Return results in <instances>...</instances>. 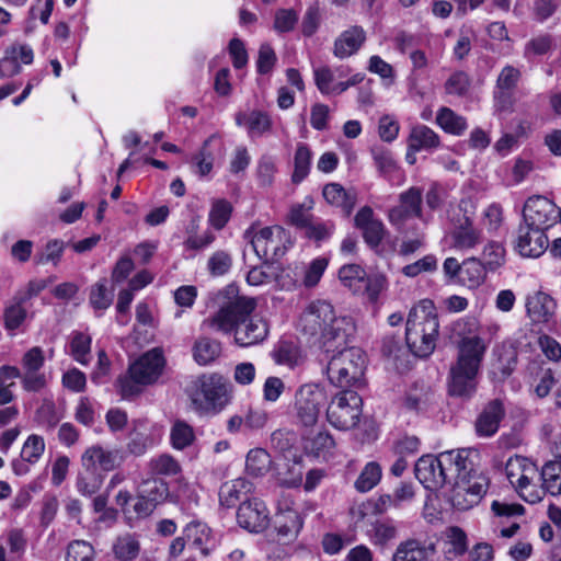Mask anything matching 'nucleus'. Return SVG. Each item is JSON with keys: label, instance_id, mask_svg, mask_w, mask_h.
<instances>
[{"label": "nucleus", "instance_id": "a19ab883", "mask_svg": "<svg viewBox=\"0 0 561 561\" xmlns=\"http://www.w3.org/2000/svg\"><path fill=\"white\" fill-rule=\"evenodd\" d=\"M138 493L157 505L168 495V485L161 479L150 478L140 483Z\"/></svg>", "mask_w": 561, "mask_h": 561}, {"label": "nucleus", "instance_id": "6ab92c4d", "mask_svg": "<svg viewBox=\"0 0 561 561\" xmlns=\"http://www.w3.org/2000/svg\"><path fill=\"white\" fill-rule=\"evenodd\" d=\"M504 416L505 408L503 402L500 399L491 400L484 405L474 422L476 434L483 438L494 436Z\"/></svg>", "mask_w": 561, "mask_h": 561}, {"label": "nucleus", "instance_id": "e433bc0d", "mask_svg": "<svg viewBox=\"0 0 561 561\" xmlns=\"http://www.w3.org/2000/svg\"><path fill=\"white\" fill-rule=\"evenodd\" d=\"M66 243L60 239L49 240L45 247L37 251L34 256V262L37 265H45L51 263L54 266H58L61 261Z\"/></svg>", "mask_w": 561, "mask_h": 561}, {"label": "nucleus", "instance_id": "f8f14e48", "mask_svg": "<svg viewBox=\"0 0 561 561\" xmlns=\"http://www.w3.org/2000/svg\"><path fill=\"white\" fill-rule=\"evenodd\" d=\"M245 236L250 238L251 247L260 259H274L284 253L279 244L284 236V229L279 226L264 227L256 230L251 227Z\"/></svg>", "mask_w": 561, "mask_h": 561}, {"label": "nucleus", "instance_id": "6e6d98bb", "mask_svg": "<svg viewBox=\"0 0 561 561\" xmlns=\"http://www.w3.org/2000/svg\"><path fill=\"white\" fill-rule=\"evenodd\" d=\"M446 543L449 546L446 553L458 557L467 551V536L459 527H450L446 530Z\"/></svg>", "mask_w": 561, "mask_h": 561}, {"label": "nucleus", "instance_id": "7ed1b4c3", "mask_svg": "<svg viewBox=\"0 0 561 561\" xmlns=\"http://www.w3.org/2000/svg\"><path fill=\"white\" fill-rule=\"evenodd\" d=\"M300 329L311 344L331 352L348 343L356 325L353 318L337 314L331 302L316 300L302 312Z\"/></svg>", "mask_w": 561, "mask_h": 561}, {"label": "nucleus", "instance_id": "9d476101", "mask_svg": "<svg viewBox=\"0 0 561 561\" xmlns=\"http://www.w3.org/2000/svg\"><path fill=\"white\" fill-rule=\"evenodd\" d=\"M362 398L355 391L343 390L336 393L327 408L328 422L341 431L355 427L362 415Z\"/></svg>", "mask_w": 561, "mask_h": 561}, {"label": "nucleus", "instance_id": "bb28decb", "mask_svg": "<svg viewBox=\"0 0 561 561\" xmlns=\"http://www.w3.org/2000/svg\"><path fill=\"white\" fill-rule=\"evenodd\" d=\"M253 484L244 478H238L225 482L219 489L220 505L233 507L242 496L251 493Z\"/></svg>", "mask_w": 561, "mask_h": 561}, {"label": "nucleus", "instance_id": "052dcab7", "mask_svg": "<svg viewBox=\"0 0 561 561\" xmlns=\"http://www.w3.org/2000/svg\"><path fill=\"white\" fill-rule=\"evenodd\" d=\"M454 330H455L456 334L461 336V340L458 343V345L467 339H477L481 343H484L483 340L477 335V332L479 330V322L476 318H465V319L458 320L455 323Z\"/></svg>", "mask_w": 561, "mask_h": 561}, {"label": "nucleus", "instance_id": "864d4df0", "mask_svg": "<svg viewBox=\"0 0 561 561\" xmlns=\"http://www.w3.org/2000/svg\"><path fill=\"white\" fill-rule=\"evenodd\" d=\"M504 249L496 242H491L483 249L479 259L488 272H493L504 262Z\"/></svg>", "mask_w": 561, "mask_h": 561}, {"label": "nucleus", "instance_id": "49530a36", "mask_svg": "<svg viewBox=\"0 0 561 561\" xmlns=\"http://www.w3.org/2000/svg\"><path fill=\"white\" fill-rule=\"evenodd\" d=\"M139 549L138 540L130 534L118 537L113 546L116 558L121 560L135 559L139 553Z\"/></svg>", "mask_w": 561, "mask_h": 561}, {"label": "nucleus", "instance_id": "f03ea898", "mask_svg": "<svg viewBox=\"0 0 561 561\" xmlns=\"http://www.w3.org/2000/svg\"><path fill=\"white\" fill-rule=\"evenodd\" d=\"M255 307L253 298L237 297L204 319L201 330L233 333L234 342L241 347L259 344L267 336L268 327L262 318L251 316Z\"/></svg>", "mask_w": 561, "mask_h": 561}, {"label": "nucleus", "instance_id": "bf43d9fd", "mask_svg": "<svg viewBox=\"0 0 561 561\" xmlns=\"http://www.w3.org/2000/svg\"><path fill=\"white\" fill-rule=\"evenodd\" d=\"M94 554L93 547L84 540H75L69 543L67 549V561H92Z\"/></svg>", "mask_w": 561, "mask_h": 561}, {"label": "nucleus", "instance_id": "37998d69", "mask_svg": "<svg viewBox=\"0 0 561 561\" xmlns=\"http://www.w3.org/2000/svg\"><path fill=\"white\" fill-rule=\"evenodd\" d=\"M232 205L227 199H216L211 204L208 215L209 224L217 230H221L230 219Z\"/></svg>", "mask_w": 561, "mask_h": 561}, {"label": "nucleus", "instance_id": "c03bdc74", "mask_svg": "<svg viewBox=\"0 0 561 561\" xmlns=\"http://www.w3.org/2000/svg\"><path fill=\"white\" fill-rule=\"evenodd\" d=\"M149 469L153 474L159 476H175L181 472L179 461L168 454H162L151 458L149 461Z\"/></svg>", "mask_w": 561, "mask_h": 561}, {"label": "nucleus", "instance_id": "9b49d317", "mask_svg": "<svg viewBox=\"0 0 561 561\" xmlns=\"http://www.w3.org/2000/svg\"><path fill=\"white\" fill-rule=\"evenodd\" d=\"M325 401V392L318 385L306 383L300 386L295 393V422L302 427L316 425Z\"/></svg>", "mask_w": 561, "mask_h": 561}, {"label": "nucleus", "instance_id": "774afa93", "mask_svg": "<svg viewBox=\"0 0 561 561\" xmlns=\"http://www.w3.org/2000/svg\"><path fill=\"white\" fill-rule=\"evenodd\" d=\"M538 345L545 356L552 362L561 359V344L549 335H540L538 337Z\"/></svg>", "mask_w": 561, "mask_h": 561}, {"label": "nucleus", "instance_id": "13d9d810", "mask_svg": "<svg viewBox=\"0 0 561 561\" xmlns=\"http://www.w3.org/2000/svg\"><path fill=\"white\" fill-rule=\"evenodd\" d=\"M232 265L231 255L222 250L216 251L208 259L207 267L213 276H221L229 272Z\"/></svg>", "mask_w": 561, "mask_h": 561}, {"label": "nucleus", "instance_id": "c756f323", "mask_svg": "<svg viewBox=\"0 0 561 561\" xmlns=\"http://www.w3.org/2000/svg\"><path fill=\"white\" fill-rule=\"evenodd\" d=\"M370 542L375 546L385 547L398 536L397 525L392 519H378L367 530Z\"/></svg>", "mask_w": 561, "mask_h": 561}, {"label": "nucleus", "instance_id": "7c9ffc66", "mask_svg": "<svg viewBox=\"0 0 561 561\" xmlns=\"http://www.w3.org/2000/svg\"><path fill=\"white\" fill-rule=\"evenodd\" d=\"M408 141L411 151L430 150L438 147L439 137L430 127L417 125L412 128Z\"/></svg>", "mask_w": 561, "mask_h": 561}, {"label": "nucleus", "instance_id": "39448f33", "mask_svg": "<svg viewBox=\"0 0 561 561\" xmlns=\"http://www.w3.org/2000/svg\"><path fill=\"white\" fill-rule=\"evenodd\" d=\"M439 323L433 301L421 300L409 312L405 342L411 353L417 357H428L436 347Z\"/></svg>", "mask_w": 561, "mask_h": 561}, {"label": "nucleus", "instance_id": "f257e3e1", "mask_svg": "<svg viewBox=\"0 0 561 561\" xmlns=\"http://www.w3.org/2000/svg\"><path fill=\"white\" fill-rule=\"evenodd\" d=\"M446 484L453 486V504L467 510L478 504L489 488V478L480 468V453L473 448L440 453Z\"/></svg>", "mask_w": 561, "mask_h": 561}, {"label": "nucleus", "instance_id": "09e8293b", "mask_svg": "<svg viewBox=\"0 0 561 561\" xmlns=\"http://www.w3.org/2000/svg\"><path fill=\"white\" fill-rule=\"evenodd\" d=\"M198 228V224L196 220H192L191 226L187 229V238L184 241V247L187 250H203L209 247L215 241V234L207 230L203 234L198 236L196 230Z\"/></svg>", "mask_w": 561, "mask_h": 561}, {"label": "nucleus", "instance_id": "a18cd8bd", "mask_svg": "<svg viewBox=\"0 0 561 561\" xmlns=\"http://www.w3.org/2000/svg\"><path fill=\"white\" fill-rule=\"evenodd\" d=\"M91 337L84 333H73L70 341V354L80 364L87 365L90 360Z\"/></svg>", "mask_w": 561, "mask_h": 561}, {"label": "nucleus", "instance_id": "5fc2aeb1", "mask_svg": "<svg viewBox=\"0 0 561 561\" xmlns=\"http://www.w3.org/2000/svg\"><path fill=\"white\" fill-rule=\"evenodd\" d=\"M25 302L21 301L16 296L13 302L4 310V324L8 330L18 329L26 318V309L23 307Z\"/></svg>", "mask_w": 561, "mask_h": 561}, {"label": "nucleus", "instance_id": "680f3d73", "mask_svg": "<svg viewBox=\"0 0 561 561\" xmlns=\"http://www.w3.org/2000/svg\"><path fill=\"white\" fill-rule=\"evenodd\" d=\"M470 85L469 77L463 71L454 72L445 83V90L448 94L463 95Z\"/></svg>", "mask_w": 561, "mask_h": 561}, {"label": "nucleus", "instance_id": "69168bd1", "mask_svg": "<svg viewBox=\"0 0 561 561\" xmlns=\"http://www.w3.org/2000/svg\"><path fill=\"white\" fill-rule=\"evenodd\" d=\"M327 266H328L327 259L318 257V259L313 260L306 271V274L304 277V285L306 287L316 286L319 283L321 276L323 275Z\"/></svg>", "mask_w": 561, "mask_h": 561}, {"label": "nucleus", "instance_id": "3c124183", "mask_svg": "<svg viewBox=\"0 0 561 561\" xmlns=\"http://www.w3.org/2000/svg\"><path fill=\"white\" fill-rule=\"evenodd\" d=\"M339 278L350 289L357 290L365 282L366 272L357 264H347L340 268Z\"/></svg>", "mask_w": 561, "mask_h": 561}, {"label": "nucleus", "instance_id": "79ce46f5", "mask_svg": "<svg viewBox=\"0 0 561 561\" xmlns=\"http://www.w3.org/2000/svg\"><path fill=\"white\" fill-rule=\"evenodd\" d=\"M114 298V289H108L106 286V279L98 282L91 287L89 301L95 310L107 309Z\"/></svg>", "mask_w": 561, "mask_h": 561}, {"label": "nucleus", "instance_id": "6e6552de", "mask_svg": "<svg viewBox=\"0 0 561 561\" xmlns=\"http://www.w3.org/2000/svg\"><path fill=\"white\" fill-rule=\"evenodd\" d=\"M231 399V383L219 374H205L194 382L191 392L192 403L196 409L218 413Z\"/></svg>", "mask_w": 561, "mask_h": 561}, {"label": "nucleus", "instance_id": "e2e57ef3", "mask_svg": "<svg viewBox=\"0 0 561 561\" xmlns=\"http://www.w3.org/2000/svg\"><path fill=\"white\" fill-rule=\"evenodd\" d=\"M298 21L296 12L291 9H279L275 13L274 28L278 33L291 31Z\"/></svg>", "mask_w": 561, "mask_h": 561}, {"label": "nucleus", "instance_id": "f3484780", "mask_svg": "<svg viewBox=\"0 0 561 561\" xmlns=\"http://www.w3.org/2000/svg\"><path fill=\"white\" fill-rule=\"evenodd\" d=\"M238 524L251 531H263L270 523L268 511L263 501L253 497L243 501L237 512Z\"/></svg>", "mask_w": 561, "mask_h": 561}, {"label": "nucleus", "instance_id": "0eeeda50", "mask_svg": "<svg viewBox=\"0 0 561 561\" xmlns=\"http://www.w3.org/2000/svg\"><path fill=\"white\" fill-rule=\"evenodd\" d=\"M164 366V358L159 348L142 354L130 364L128 375L118 379L119 391L124 398L139 393L140 386H148L158 380Z\"/></svg>", "mask_w": 561, "mask_h": 561}, {"label": "nucleus", "instance_id": "1a4fd4ad", "mask_svg": "<svg viewBox=\"0 0 561 561\" xmlns=\"http://www.w3.org/2000/svg\"><path fill=\"white\" fill-rule=\"evenodd\" d=\"M474 206L469 199H461L451 215V228L447 234L450 248L467 251L482 242V231L474 227Z\"/></svg>", "mask_w": 561, "mask_h": 561}, {"label": "nucleus", "instance_id": "423d86ee", "mask_svg": "<svg viewBox=\"0 0 561 561\" xmlns=\"http://www.w3.org/2000/svg\"><path fill=\"white\" fill-rule=\"evenodd\" d=\"M366 358L357 347L343 348L328 362L325 373L331 385L343 390L358 387L364 377Z\"/></svg>", "mask_w": 561, "mask_h": 561}, {"label": "nucleus", "instance_id": "c85d7f7f", "mask_svg": "<svg viewBox=\"0 0 561 561\" xmlns=\"http://www.w3.org/2000/svg\"><path fill=\"white\" fill-rule=\"evenodd\" d=\"M526 309L533 321L545 322L552 314L553 300L547 294L538 291L527 298Z\"/></svg>", "mask_w": 561, "mask_h": 561}, {"label": "nucleus", "instance_id": "ddd939ff", "mask_svg": "<svg viewBox=\"0 0 561 561\" xmlns=\"http://www.w3.org/2000/svg\"><path fill=\"white\" fill-rule=\"evenodd\" d=\"M559 216L556 205L543 196H533L527 199L523 209V224L543 232L549 229Z\"/></svg>", "mask_w": 561, "mask_h": 561}, {"label": "nucleus", "instance_id": "4be33fe9", "mask_svg": "<svg viewBox=\"0 0 561 561\" xmlns=\"http://www.w3.org/2000/svg\"><path fill=\"white\" fill-rule=\"evenodd\" d=\"M435 553L434 542L425 545L419 539L410 538L397 546L391 561H431Z\"/></svg>", "mask_w": 561, "mask_h": 561}, {"label": "nucleus", "instance_id": "338daca9", "mask_svg": "<svg viewBox=\"0 0 561 561\" xmlns=\"http://www.w3.org/2000/svg\"><path fill=\"white\" fill-rule=\"evenodd\" d=\"M399 129V123L394 117L390 115H383L379 119L378 134L383 141H393L398 137Z\"/></svg>", "mask_w": 561, "mask_h": 561}, {"label": "nucleus", "instance_id": "603ef678", "mask_svg": "<svg viewBox=\"0 0 561 561\" xmlns=\"http://www.w3.org/2000/svg\"><path fill=\"white\" fill-rule=\"evenodd\" d=\"M44 450H45L44 438L36 434L30 435L22 447V451H21L22 460L26 461L28 463H35L42 457V455L44 454Z\"/></svg>", "mask_w": 561, "mask_h": 561}, {"label": "nucleus", "instance_id": "412c9836", "mask_svg": "<svg viewBox=\"0 0 561 561\" xmlns=\"http://www.w3.org/2000/svg\"><path fill=\"white\" fill-rule=\"evenodd\" d=\"M355 226L363 231V237L371 248L378 247L386 233L385 225L374 218V211L369 206L362 207L355 218Z\"/></svg>", "mask_w": 561, "mask_h": 561}, {"label": "nucleus", "instance_id": "2f4dec72", "mask_svg": "<svg viewBox=\"0 0 561 561\" xmlns=\"http://www.w3.org/2000/svg\"><path fill=\"white\" fill-rule=\"evenodd\" d=\"M236 123L238 126H245L252 137L262 136L272 126L270 116L260 111H253L249 114L238 113L236 115Z\"/></svg>", "mask_w": 561, "mask_h": 561}, {"label": "nucleus", "instance_id": "a211bd4d", "mask_svg": "<svg viewBox=\"0 0 561 561\" xmlns=\"http://www.w3.org/2000/svg\"><path fill=\"white\" fill-rule=\"evenodd\" d=\"M416 479L430 490L446 485L445 469L440 465V454L424 455L417 459L414 468Z\"/></svg>", "mask_w": 561, "mask_h": 561}, {"label": "nucleus", "instance_id": "393cba45", "mask_svg": "<svg viewBox=\"0 0 561 561\" xmlns=\"http://www.w3.org/2000/svg\"><path fill=\"white\" fill-rule=\"evenodd\" d=\"M322 194L329 204L340 207L345 216L352 213L357 201V194L354 190H345L339 183L327 184L323 187Z\"/></svg>", "mask_w": 561, "mask_h": 561}, {"label": "nucleus", "instance_id": "58836bf2", "mask_svg": "<svg viewBox=\"0 0 561 561\" xmlns=\"http://www.w3.org/2000/svg\"><path fill=\"white\" fill-rule=\"evenodd\" d=\"M170 439L173 448L183 450L193 444L195 439L194 430L186 422L178 420L171 427Z\"/></svg>", "mask_w": 561, "mask_h": 561}, {"label": "nucleus", "instance_id": "ea45409f", "mask_svg": "<svg viewBox=\"0 0 561 561\" xmlns=\"http://www.w3.org/2000/svg\"><path fill=\"white\" fill-rule=\"evenodd\" d=\"M488 271L477 257H469L462 262V280L468 282L469 287H477L482 284L486 277Z\"/></svg>", "mask_w": 561, "mask_h": 561}, {"label": "nucleus", "instance_id": "473e14b6", "mask_svg": "<svg viewBox=\"0 0 561 561\" xmlns=\"http://www.w3.org/2000/svg\"><path fill=\"white\" fill-rule=\"evenodd\" d=\"M271 465L270 454L262 448L251 449L247 455L245 470L252 477H263L270 471Z\"/></svg>", "mask_w": 561, "mask_h": 561}, {"label": "nucleus", "instance_id": "f704fd0d", "mask_svg": "<svg viewBox=\"0 0 561 561\" xmlns=\"http://www.w3.org/2000/svg\"><path fill=\"white\" fill-rule=\"evenodd\" d=\"M381 477V466L376 461L367 462L356 479L354 486L358 492H368L379 483Z\"/></svg>", "mask_w": 561, "mask_h": 561}, {"label": "nucleus", "instance_id": "c9c22d12", "mask_svg": "<svg viewBox=\"0 0 561 561\" xmlns=\"http://www.w3.org/2000/svg\"><path fill=\"white\" fill-rule=\"evenodd\" d=\"M436 123L446 131L453 135H461L467 128L465 117L456 114L449 107H442L437 112Z\"/></svg>", "mask_w": 561, "mask_h": 561}, {"label": "nucleus", "instance_id": "dca6fc26", "mask_svg": "<svg viewBox=\"0 0 561 561\" xmlns=\"http://www.w3.org/2000/svg\"><path fill=\"white\" fill-rule=\"evenodd\" d=\"M549 247L546 232L531 226L520 224L516 231L515 249L525 257H539Z\"/></svg>", "mask_w": 561, "mask_h": 561}, {"label": "nucleus", "instance_id": "a878e982", "mask_svg": "<svg viewBox=\"0 0 561 561\" xmlns=\"http://www.w3.org/2000/svg\"><path fill=\"white\" fill-rule=\"evenodd\" d=\"M335 446V442L325 428H321L318 432H310L304 436V448L307 454L312 455L317 458H325Z\"/></svg>", "mask_w": 561, "mask_h": 561}, {"label": "nucleus", "instance_id": "0e129e2a", "mask_svg": "<svg viewBox=\"0 0 561 561\" xmlns=\"http://www.w3.org/2000/svg\"><path fill=\"white\" fill-rule=\"evenodd\" d=\"M553 39L549 34H541L531 38L525 46V56L545 55L552 47Z\"/></svg>", "mask_w": 561, "mask_h": 561}, {"label": "nucleus", "instance_id": "20e7f679", "mask_svg": "<svg viewBox=\"0 0 561 561\" xmlns=\"http://www.w3.org/2000/svg\"><path fill=\"white\" fill-rule=\"evenodd\" d=\"M486 350L485 343L467 339L458 345L457 360L450 367L448 392L453 397L469 399L477 390V376Z\"/></svg>", "mask_w": 561, "mask_h": 561}, {"label": "nucleus", "instance_id": "2eb2a0df", "mask_svg": "<svg viewBox=\"0 0 561 561\" xmlns=\"http://www.w3.org/2000/svg\"><path fill=\"white\" fill-rule=\"evenodd\" d=\"M505 472L511 484L524 495L525 491L539 478V471L530 459L515 455L505 465Z\"/></svg>", "mask_w": 561, "mask_h": 561}, {"label": "nucleus", "instance_id": "de8ad7c7", "mask_svg": "<svg viewBox=\"0 0 561 561\" xmlns=\"http://www.w3.org/2000/svg\"><path fill=\"white\" fill-rule=\"evenodd\" d=\"M520 77V72L517 68L513 66H505L502 71L500 72L497 80H496V92L495 98H506V92L512 91Z\"/></svg>", "mask_w": 561, "mask_h": 561}, {"label": "nucleus", "instance_id": "5701e85b", "mask_svg": "<svg viewBox=\"0 0 561 561\" xmlns=\"http://www.w3.org/2000/svg\"><path fill=\"white\" fill-rule=\"evenodd\" d=\"M366 41V33L362 26L354 25L343 31L334 41L333 54L340 59L356 54Z\"/></svg>", "mask_w": 561, "mask_h": 561}, {"label": "nucleus", "instance_id": "cd10ccee", "mask_svg": "<svg viewBox=\"0 0 561 561\" xmlns=\"http://www.w3.org/2000/svg\"><path fill=\"white\" fill-rule=\"evenodd\" d=\"M194 360L206 366L215 362L221 354V343L208 336H199L192 348Z\"/></svg>", "mask_w": 561, "mask_h": 561}, {"label": "nucleus", "instance_id": "4d7b16f0", "mask_svg": "<svg viewBox=\"0 0 561 561\" xmlns=\"http://www.w3.org/2000/svg\"><path fill=\"white\" fill-rule=\"evenodd\" d=\"M102 477L96 474L93 470H87L77 479V489L84 496H91L96 493L102 485Z\"/></svg>", "mask_w": 561, "mask_h": 561}, {"label": "nucleus", "instance_id": "8fccbe9b", "mask_svg": "<svg viewBox=\"0 0 561 561\" xmlns=\"http://www.w3.org/2000/svg\"><path fill=\"white\" fill-rule=\"evenodd\" d=\"M214 137L215 136H210L209 138H207L204 141L202 148L198 150V152L192 157L191 161H192L193 165L196 168L195 172L199 176H206L213 170L214 157H213V153L207 148H208L209 144L211 142V140L214 139Z\"/></svg>", "mask_w": 561, "mask_h": 561}, {"label": "nucleus", "instance_id": "72a5a7b5", "mask_svg": "<svg viewBox=\"0 0 561 561\" xmlns=\"http://www.w3.org/2000/svg\"><path fill=\"white\" fill-rule=\"evenodd\" d=\"M539 480L542 481V486L551 495L561 494V462L550 461L547 462L539 473Z\"/></svg>", "mask_w": 561, "mask_h": 561}, {"label": "nucleus", "instance_id": "aec40b11", "mask_svg": "<svg viewBox=\"0 0 561 561\" xmlns=\"http://www.w3.org/2000/svg\"><path fill=\"white\" fill-rule=\"evenodd\" d=\"M83 467L87 470L95 471L98 468L103 471L114 470L122 462L118 450L103 448L100 445L89 447L81 457Z\"/></svg>", "mask_w": 561, "mask_h": 561}, {"label": "nucleus", "instance_id": "b1692460", "mask_svg": "<svg viewBox=\"0 0 561 561\" xmlns=\"http://www.w3.org/2000/svg\"><path fill=\"white\" fill-rule=\"evenodd\" d=\"M183 535H185L191 547L199 550L204 557L209 556L215 548V539L211 529L204 523L192 522L187 524Z\"/></svg>", "mask_w": 561, "mask_h": 561}, {"label": "nucleus", "instance_id": "4468645a", "mask_svg": "<svg viewBox=\"0 0 561 561\" xmlns=\"http://www.w3.org/2000/svg\"><path fill=\"white\" fill-rule=\"evenodd\" d=\"M423 191L412 186L399 195V205L392 207L388 213L391 225L401 229L408 219L416 217L422 219Z\"/></svg>", "mask_w": 561, "mask_h": 561}, {"label": "nucleus", "instance_id": "4c0bfd02", "mask_svg": "<svg viewBox=\"0 0 561 561\" xmlns=\"http://www.w3.org/2000/svg\"><path fill=\"white\" fill-rule=\"evenodd\" d=\"M312 152L306 144H298L294 157V172L291 180L298 184L309 174Z\"/></svg>", "mask_w": 561, "mask_h": 561}]
</instances>
